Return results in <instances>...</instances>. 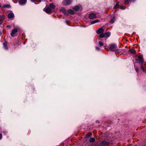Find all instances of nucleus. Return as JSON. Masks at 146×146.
Masks as SVG:
<instances>
[{
    "instance_id": "nucleus-1",
    "label": "nucleus",
    "mask_w": 146,
    "mask_h": 146,
    "mask_svg": "<svg viewBox=\"0 0 146 146\" xmlns=\"http://www.w3.org/2000/svg\"><path fill=\"white\" fill-rule=\"evenodd\" d=\"M72 0H64L62 1V3L65 5H70L72 3Z\"/></svg>"
},
{
    "instance_id": "nucleus-2",
    "label": "nucleus",
    "mask_w": 146,
    "mask_h": 146,
    "mask_svg": "<svg viewBox=\"0 0 146 146\" xmlns=\"http://www.w3.org/2000/svg\"><path fill=\"white\" fill-rule=\"evenodd\" d=\"M117 46L116 44H112L110 45V49L112 51H114L117 48Z\"/></svg>"
},
{
    "instance_id": "nucleus-3",
    "label": "nucleus",
    "mask_w": 146,
    "mask_h": 146,
    "mask_svg": "<svg viewBox=\"0 0 146 146\" xmlns=\"http://www.w3.org/2000/svg\"><path fill=\"white\" fill-rule=\"evenodd\" d=\"M44 11L46 13L48 14H50L52 12V9L50 7H48L44 9Z\"/></svg>"
},
{
    "instance_id": "nucleus-4",
    "label": "nucleus",
    "mask_w": 146,
    "mask_h": 146,
    "mask_svg": "<svg viewBox=\"0 0 146 146\" xmlns=\"http://www.w3.org/2000/svg\"><path fill=\"white\" fill-rule=\"evenodd\" d=\"M18 31V30L16 28H15L13 29L11 33V36L12 37H14L15 36L16 33Z\"/></svg>"
},
{
    "instance_id": "nucleus-5",
    "label": "nucleus",
    "mask_w": 146,
    "mask_h": 146,
    "mask_svg": "<svg viewBox=\"0 0 146 146\" xmlns=\"http://www.w3.org/2000/svg\"><path fill=\"white\" fill-rule=\"evenodd\" d=\"M96 17V15L94 13H91L89 15V18L90 19H93Z\"/></svg>"
},
{
    "instance_id": "nucleus-6",
    "label": "nucleus",
    "mask_w": 146,
    "mask_h": 146,
    "mask_svg": "<svg viewBox=\"0 0 146 146\" xmlns=\"http://www.w3.org/2000/svg\"><path fill=\"white\" fill-rule=\"evenodd\" d=\"M137 60L139 61V62H141L142 64L143 62V60L142 57L140 55L138 57L137 59H136Z\"/></svg>"
},
{
    "instance_id": "nucleus-7",
    "label": "nucleus",
    "mask_w": 146,
    "mask_h": 146,
    "mask_svg": "<svg viewBox=\"0 0 146 146\" xmlns=\"http://www.w3.org/2000/svg\"><path fill=\"white\" fill-rule=\"evenodd\" d=\"M104 29L102 28H100L97 31V33L98 34H101L103 33Z\"/></svg>"
},
{
    "instance_id": "nucleus-8",
    "label": "nucleus",
    "mask_w": 146,
    "mask_h": 146,
    "mask_svg": "<svg viewBox=\"0 0 146 146\" xmlns=\"http://www.w3.org/2000/svg\"><path fill=\"white\" fill-rule=\"evenodd\" d=\"M105 37V36L104 34L103 33H102L100 34L99 37L98 38V39L99 40H101L100 39L101 38H104Z\"/></svg>"
},
{
    "instance_id": "nucleus-9",
    "label": "nucleus",
    "mask_w": 146,
    "mask_h": 146,
    "mask_svg": "<svg viewBox=\"0 0 146 146\" xmlns=\"http://www.w3.org/2000/svg\"><path fill=\"white\" fill-rule=\"evenodd\" d=\"M27 0H20L19 3L21 5L25 4L27 1Z\"/></svg>"
},
{
    "instance_id": "nucleus-10",
    "label": "nucleus",
    "mask_w": 146,
    "mask_h": 146,
    "mask_svg": "<svg viewBox=\"0 0 146 146\" xmlns=\"http://www.w3.org/2000/svg\"><path fill=\"white\" fill-rule=\"evenodd\" d=\"M8 16L9 18H13L14 16V15L13 13H9L8 14Z\"/></svg>"
},
{
    "instance_id": "nucleus-11",
    "label": "nucleus",
    "mask_w": 146,
    "mask_h": 146,
    "mask_svg": "<svg viewBox=\"0 0 146 146\" xmlns=\"http://www.w3.org/2000/svg\"><path fill=\"white\" fill-rule=\"evenodd\" d=\"M68 13L72 15H73L74 13V11L71 9H69L68 10Z\"/></svg>"
},
{
    "instance_id": "nucleus-12",
    "label": "nucleus",
    "mask_w": 146,
    "mask_h": 146,
    "mask_svg": "<svg viewBox=\"0 0 146 146\" xmlns=\"http://www.w3.org/2000/svg\"><path fill=\"white\" fill-rule=\"evenodd\" d=\"M104 35L106 37H108L110 36V32H108L105 33L104 34Z\"/></svg>"
},
{
    "instance_id": "nucleus-13",
    "label": "nucleus",
    "mask_w": 146,
    "mask_h": 146,
    "mask_svg": "<svg viewBox=\"0 0 146 146\" xmlns=\"http://www.w3.org/2000/svg\"><path fill=\"white\" fill-rule=\"evenodd\" d=\"M103 144H104V145L105 146L106 145H108V142H107L106 141H103L102 142L100 143V145L102 146Z\"/></svg>"
},
{
    "instance_id": "nucleus-14",
    "label": "nucleus",
    "mask_w": 146,
    "mask_h": 146,
    "mask_svg": "<svg viewBox=\"0 0 146 146\" xmlns=\"http://www.w3.org/2000/svg\"><path fill=\"white\" fill-rule=\"evenodd\" d=\"M55 6L52 3H51L49 6V7L51 8L52 9H54Z\"/></svg>"
},
{
    "instance_id": "nucleus-15",
    "label": "nucleus",
    "mask_w": 146,
    "mask_h": 146,
    "mask_svg": "<svg viewBox=\"0 0 146 146\" xmlns=\"http://www.w3.org/2000/svg\"><path fill=\"white\" fill-rule=\"evenodd\" d=\"M100 22V21L98 20H96L94 21H93L91 22V23L92 24H95L96 23H98V22Z\"/></svg>"
},
{
    "instance_id": "nucleus-16",
    "label": "nucleus",
    "mask_w": 146,
    "mask_h": 146,
    "mask_svg": "<svg viewBox=\"0 0 146 146\" xmlns=\"http://www.w3.org/2000/svg\"><path fill=\"white\" fill-rule=\"evenodd\" d=\"M80 7L78 6H75L74 8L73 9L75 11H78L79 10Z\"/></svg>"
},
{
    "instance_id": "nucleus-17",
    "label": "nucleus",
    "mask_w": 146,
    "mask_h": 146,
    "mask_svg": "<svg viewBox=\"0 0 146 146\" xmlns=\"http://www.w3.org/2000/svg\"><path fill=\"white\" fill-rule=\"evenodd\" d=\"M3 45L5 49H7L8 47L7 46V44L6 42H5L3 43Z\"/></svg>"
},
{
    "instance_id": "nucleus-18",
    "label": "nucleus",
    "mask_w": 146,
    "mask_h": 146,
    "mask_svg": "<svg viewBox=\"0 0 146 146\" xmlns=\"http://www.w3.org/2000/svg\"><path fill=\"white\" fill-rule=\"evenodd\" d=\"M130 1L131 0H125L124 1V4L126 5L128 4Z\"/></svg>"
},
{
    "instance_id": "nucleus-19",
    "label": "nucleus",
    "mask_w": 146,
    "mask_h": 146,
    "mask_svg": "<svg viewBox=\"0 0 146 146\" xmlns=\"http://www.w3.org/2000/svg\"><path fill=\"white\" fill-rule=\"evenodd\" d=\"M129 52L131 53L134 54L136 52V50L134 49H132L129 50Z\"/></svg>"
},
{
    "instance_id": "nucleus-20",
    "label": "nucleus",
    "mask_w": 146,
    "mask_h": 146,
    "mask_svg": "<svg viewBox=\"0 0 146 146\" xmlns=\"http://www.w3.org/2000/svg\"><path fill=\"white\" fill-rule=\"evenodd\" d=\"M115 20V19L114 17L112 18L110 20V23L111 24L113 23L114 22Z\"/></svg>"
},
{
    "instance_id": "nucleus-21",
    "label": "nucleus",
    "mask_w": 146,
    "mask_h": 146,
    "mask_svg": "<svg viewBox=\"0 0 146 146\" xmlns=\"http://www.w3.org/2000/svg\"><path fill=\"white\" fill-rule=\"evenodd\" d=\"M95 140V139L94 138H91L90 139V142H93Z\"/></svg>"
},
{
    "instance_id": "nucleus-22",
    "label": "nucleus",
    "mask_w": 146,
    "mask_h": 146,
    "mask_svg": "<svg viewBox=\"0 0 146 146\" xmlns=\"http://www.w3.org/2000/svg\"><path fill=\"white\" fill-rule=\"evenodd\" d=\"M66 10V9L64 7H62L60 9V11L63 12H64Z\"/></svg>"
},
{
    "instance_id": "nucleus-23",
    "label": "nucleus",
    "mask_w": 146,
    "mask_h": 146,
    "mask_svg": "<svg viewBox=\"0 0 146 146\" xmlns=\"http://www.w3.org/2000/svg\"><path fill=\"white\" fill-rule=\"evenodd\" d=\"M99 44L100 46H102L104 45L103 43L101 41H100L99 42Z\"/></svg>"
},
{
    "instance_id": "nucleus-24",
    "label": "nucleus",
    "mask_w": 146,
    "mask_h": 146,
    "mask_svg": "<svg viewBox=\"0 0 146 146\" xmlns=\"http://www.w3.org/2000/svg\"><path fill=\"white\" fill-rule=\"evenodd\" d=\"M4 19V17L0 19V25L2 23V21Z\"/></svg>"
},
{
    "instance_id": "nucleus-25",
    "label": "nucleus",
    "mask_w": 146,
    "mask_h": 146,
    "mask_svg": "<svg viewBox=\"0 0 146 146\" xmlns=\"http://www.w3.org/2000/svg\"><path fill=\"white\" fill-rule=\"evenodd\" d=\"M9 7V5H3V8H5L6 7Z\"/></svg>"
},
{
    "instance_id": "nucleus-26",
    "label": "nucleus",
    "mask_w": 146,
    "mask_h": 146,
    "mask_svg": "<svg viewBox=\"0 0 146 146\" xmlns=\"http://www.w3.org/2000/svg\"><path fill=\"white\" fill-rule=\"evenodd\" d=\"M63 13L65 15H67L68 14V11L67 12L66 10L64 12H63Z\"/></svg>"
},
{
    "instance_id": "nucleus-27",
    "label": "nucleus",
    "mask_w": 146,
    "mask_h": 146,
    "mask_svg": "<svg viewBox=\"0 0 146 146\" xmlns=\"http://www.w3.org/2000/svg\"><path fill=\"white\" fill-rule=\"evenodd\" d=\"M141 68L143 71L144 72V68L143 66L141 65Z\"/></svg>"
},
{
    "instance_id": "nucleus-28",
    "label": "nucleus",
    "mask_w": 146,
    "mask_h": 146,
    "mask_svg": "<svg viewBox=\"0 0 146 146\" xmlns=\"http://www.w3.org/2000/svg\"><path fill=\"white\" fill-rule=\"evenodd\" d=\"M119 49H116L115 50V53H118L119 52Z\"/></svg>"
},
{
    "instance_id": "nucleus-29",
    "label": "nucleus",
    "mask_w": 146,
    "mask_h": 146,
    "mask_svg": "<svg viewBox=\"0 0 146 146\" xmlns=\"http://www.w3.org/2000/svg\"><path fill=\"white\" fill-rule=\"evenodd\" d=\"M96 48L98 50H100V48L98 47H96Z\"/></svg>"
},
{
    "instance_id": "nucleus-30",
    "label": "nucleus",
    "mask_w": 146,
    "mask_h": 146,
    "mask_svg": "<svg viewBox=\"0 0 146 146\" xmlns=\"http://www.w3.org/2000/svg\"><path fill=\"white\" fill-rule=\"evenodd\" d=\"M121 9H125V7L124 6H122L121 7Z\"/></svg>"
},
{
    "instance_id": "nucleus-31",
    "label": "nucleus",
    "mask_w": 146,
    "mask_h": 146,
    "mask_svg": "<svg viewBox=\"0 0 146 146\" xmlns=\"http://www.w3.org/2000/svg\"><path fill=\"white\" fill-rule=\"evenodd\" d=\"M135 70L137 72H138V71H139V70H138V68H136L135 69Z\"/></svg>"
},
{
    "instance_id": "nucleus-32",
    "label": "nucleus",
    "mask_w": 146,
    "mask_h": 146,
    "mask_svg": "<svg viewBox=\"0 0 146 146\" xmlns=\"http://www.w3.org/2000/svg\"><path fill=\"white\" fill-rule=\"evenodd\" d=\"M2 138V135L0 134V139H1Z\"/></svg>"
},
{
    "instance_id": "nucleus-33",
    "label": "nucleus",
    "mask_w": 146,
    "mask_h": 146,
    "mask_svg": "<svg viewBox=\"0 0 146 146\" xmlns=\"http://www.w3.org/2000/svg\"><path fill=\"white\" fill-rule=\"evenodd\" d=\"M30 0L32 2H35V1H36V0Z\"/></svg>"
},
{
    "instance_id": "nucleus-34",
    "label": "nucleus",
    "mask_w": 146,
    "mask_h": 146,
    "mask_svg": "<svg viewBox=\"0 0 146 146\" xmlns=\"http://www.w3.org/2000/svg\"><path fill=\"white\" fill-rule=\"evenodd\" d=\"M117 5H118L117 3H116V5H115V7H118Z\"/></svg>"
},
{
    "instance_id": "nucleus-35",
    "label": "nucleus",
    "mask_w": 146,
    "mask_h": 146,
    "mask_svg": "<svg viewBox=\"0 0 146 146\" xmlns=\"http://www.w3.org/2000/svg\"><path fill=\"white\" fill-rule=\"evenodd\" d=\"M41 0H38V1L39 2H41Z\"/></svg>"
},
{
    "instance_id": "nucleus-36",
    "label": "nucleus",
    "mask_w": 146,
    "mask_h": 146,
    "mask_svg": "<svg viewBox=\"0 0 146 146\" xmlns=\"http://www.w3.org/2000/svg\"><path fill=\"white\" fill-rule=\"evenodd\" d=\"M7 27H10V26H9H9H7Z\"/></svg>"
},
{
    "instance_id": "nucleus-37",
    "label": "nucleus",
    "mask_w": 146,
    "mask_h": 146,
    "mask_svg": "<svg viewBox=\"0 0 146 146\" xmlns=\"http://www.w3.org/2000/svg\"><path fill=\"white\" fill-rule=\"evenodd\" d=\"M100 146H105L104 144H102V146H101L100 145Z\"/></svg>"
},
{
    "instance_id": "nucleus-38",
    "label": "nucleus",
    "mask_w": 146,
    "mask_h": 146,
    "mask_svg": "<svg viewBox=\"0 0 146 146\" xmlns=\"http://www.w3.org/2000/svg\"><path fill=\"white\" fill-rule=\"evenodd\" d=\"M135 0H132V1H134Z\"/></svg>"
},
{
    "instance_id": "nucleus-39",
    "label": "nucleus",
    "mask_w": 146,
    "mask_h": 146,
    "mask_svg": "<svg viewBox=\"0 0 146 146\" xmlns=\"http://www.w3.org/2000/svg\"><path fill=\"white\" fill-rule=\"evenodd\" d=\"M1 7V5H0V7Z\"/></svg>"
}]
</instances>
